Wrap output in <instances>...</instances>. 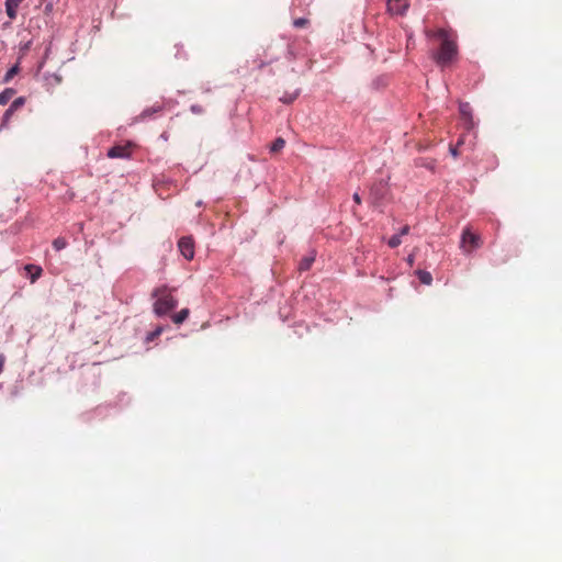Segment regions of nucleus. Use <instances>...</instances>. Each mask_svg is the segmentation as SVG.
Segmentation results:
<instances>
[{"label":"nucleus","mask_w":562,"mask_h":562,"mask_svg":"<svg viewBox=\"0 0 562 562\" xmlns=\"http://www.w3.org/2000/svg\"><path fill=\"white\" fill-rule=\"evenodd\" d=\"M304 0H293L294 5H302Z\"/></svg>","instance_id":"393cba45"},{"label":"nucleus","mask_w":562,"mask_h":562,"mask_svg":"<svg viewBox=\"0 0 562 562\" xmlns=\"http://www.w3.org/2000/svg\"><path fill=\"white\" fill-rule=\"evenodd\" d=\"M285 145V140L282 137H278L273 140V143L270 146L271 153H277L281 150Z\"/></svg>","instance_id":"f3484780"},{"label":"nucleus","mask_w":562,"mask_h":562,"mask_svg":"<svg viewBox=\"0 0 562 562\" xmlns=\"http://www.w3.org/2000/svg\"><path fill=\"white\" fill-rule=\"evenodd\" d=\"M162 105H153L144 109L138 116L134 119V123L149 120L155 113L162 111Z\"/></svg>","instance_id":"6e6552de"},{"label":"nucleus","mask_w":562,"mask_h":562,"mask_svg":"<svg viewBox=\"0 0 562 562\" xmlns=\"http://www.w3.org/2000/svg\"><path fill=\"white\" fill-rule=\"evenodd\" d=\"M67 247V240L64 237H57L53 241V248L56 251H60Z\"/></svg>","instance_id":"a211bd4d"},{"label":"nucleus","mask_w":562,"mask_h":562,"mask_svg":"<svg viewBox=\"0 0 562 562\" xmlns=\"http://www.w3.org/2000/svg\"><path fill=\"white\" fill-rule=\"evenodd\" d=\"M24 270L26 271L31 283H34L41 277L42 271H43L40 266L31 265V263L26 265L24 267Z\"/></svg>","instance_id":"9d476101"},{"label":"nucleus","mask_w":562,"mask_h":562,"mask_svg":"<svg viewBox=\"0 0 562 562\" xmlns=\"http://www.w3.org/2000/svg\"><path fill=\"white\" fill-rule=\"evenodd\" d=\"M19 71V65H13L12 67H10L7 72L4 74L3 78H2V82L3 83H7L9 82Z\"/></svg>","instance_id":"dca6fc26"},{"label":"nucleus","mask_w":562,"mask_h":562,"mask_svg":"<svg viewBox=\"0 0 562 562\" xmlns=\"http://www.w3.org/2000/svg\"><path fill=\"white\" fill-rule=\"evenodd\" d=\"M307 19L305 18H299L293 21V26L296 29L303 27L305 24H307Z\"/></svg>","instance_id":"412c9836"},{"label":"nucleus","mask_w":562,"mask_h":562,"mask_svg":"<svg viewBox=\"0 0 562 562\" xmlns=\"http://www.w3.org/2000/svg\"><path fill=\"white\" fill-rule=\"evenodd\" d=\"M315 251H311L307 256L303 257L299 263V269L301 271L308 270L315 261Z\"/></svg>","instance_id":"9b49d317"},{"label":"nucleus","mask_w":562,"mask_h":562,"mask_svg":"<svg viewBox=\"0 0 562 562\" xmlns=\"http://www.w3.org/2000/svg\"><path fill=\"white\" fill-rule=\"evenodd\" d=\"M15 89L5 88L2 92H0V105L7 104L12 97L15 94Z\"/></svg>","instance_id":"ddd939ff"},{"label":"nucleus","mask_w":562,"mask_h":562,"mask_svg":"<svg viewBox=\"0 0 562 562\" xmlns=\"http://www.w3.org/2000/svg\"><path fill=\"white\" fill-rule=\"evenodd\" d=\"M23 1L24 0H5V12L11 20L16 18V10Z\"/></svg>","instance_id":"1a4fd4ad"},{"label":"nucleus","mask_w":562,"mask_h":562,"mask_svg":"<svg viewBox=\"0 0 562 562\" xmlns=\"http://www.w3.org/2000/svg\"><path fill=\"white\" fill-rule=\"evenodd\" d=\"M162 331V328L161 327H157L155 330L150 331L147 334L146 336V340L147 341H151L154 340L156 337H158Z\"/></svg>","instance_id":"aec40b11"},{"label":"nucleus","mask_w":562,"mask_h":562,"mask_svg":"<svg viewBox=\"0 0 562 562\" xmlns=\"http://www.w3.org/2000/svg\"><path fill=\"white\" fill-rule=\"evenodd\" d=\"M190 111L193 113V114H202L203 113V108L199 104H192L190 106Z\"/></svg>","instance_id":"4be33fe9"},{"label":"nucleus","mask_w":562,"mask_h":562,"mask_svg":"<svg viewBox=\"0 0 562 562\" xmlns=\"http://www.w3.org/2000/svg\"><path fill=\"white\" fill-rule=\"evenodd\" d=\"M26 102V99L25 97H19L16 99H14L11 104L9 105V108L5 110V112L3 113L2 115V123H1V127H7L12 115L19 110L21 109Z\"/></svg>","instance_id":"20e7f679"},{"label":"nucleus","mask_w":562,"mask_h":562,"mask_svg":"<svg viewBox=\"0 0 562 562\" xmlns=\"http://www.w3.org/2000/svg\"><path fill=\"white\" fill-rule=\"evenodd\" d=\"M178 248L181 255L191 260L194 257V240L191 236H183L178 241Z\"/></svg>","instance_id":"39448f33"},{"label":"nucleus","mask_w":562,"mask_h":562,"mask_svg":"<svg viewBox=\"0 0 562 562\" xmlns=\"http://www.w3.org/2000/svg\"><path fill=\"white\" fill-rule=\"evenodd\" d=\"M364 48L369 52H371L370 46L366 45Z\"/></svg>","instance_id":"a878e982"},{"label":"nucleus","mask_w":562,"mask_h":562,"mask_svg":"<svg viewBox=\"0 0 562 562\" xmlns=\"http://www.w3.org/2000/svg\"><path fill=\"white\" fill-rule=\"evenodd\" d=\"M385 86V78L383 76L376 77L372 81V88L375 90H380Z\"/></svg>","instance_id":"6ab92c4d"},{"label":"nucleus","mask_w":562,"mask_h":562,"mask_svg":"<svg viewBox=\"0 0 562 562\" xmlns=\"http://www.w3.org/2000/svg\"><path fill=\"white\" fill-rule=\"evenodd\" d=\"M4 367V357L0 355V373L2 372Z\"/></svg>","instance_id":"b1692460"},{"label":"nucleus","mask_w":562,"mask_h":562,"mask_svg":"<svg viewBox=\"0 0 562 562\" xmlns=\"http://www.w3.org/2000/svg\"><path fill=\"white\" fill-rule=\"evenodd\" d=\"M189 314V308H182L172 316V322L177 325L182 324L188 318Z\"/></svg>","instance_id":"4468645a"},{"label":"nucleus","mask_w":562,"mask_h":562,"mask_svg":"<svg viewBox=\"0 0 562 562\" xmlns=\"http://www.w3.org/2000/svg\"><path fill=\"white\" fill-rule=\"evenodd\" d=\"M44 80L49 86H56L61 82V77L58 74H45Z\"/></svg>","instance_id":"2eb2a0df"},{"label":"nucleus","mask_w":562,"mask_h":562,"mask_svg":"<svg viewBox=\"0 0 562 562\" xmlns=\"http://www.w3.org/2000/svg\"><path fill=\"white\" fill-rule=\"evenodd\" d=\"M175 290L176 289H171L166 284L153 290L151 296L156 299L153 305V312L156 316H166L178 306V299L173 295Z\"/></svg>","instance_id":"f03ea898"},{"label":"nucleus","mask_w":562,"mask_h":562,"mask_svg":"<svg viewBox=\"0 0 562 562\" xmlns=\"http://www.w3.org/2000/svg\"><path fill=\"white\" fill-rule=\"evenodd\" d=\"M408 5L406 0H389V13L402 15L408 9Z\"/></svg>","instance_id":"0eeeda50"},{"label":"nucleus","mask_w":562,"mask_h":562,"mask_svg":"<svg viewBox=\"0 0 562 562\" xmlns=\"http://www.w3.org/2000/svg\"><path fill=\"white\" fill-rule=\"evenodd\" d=\"M106 156L112 159H128L131 158V151L128 150L127 146L115 145L108 150Z\"/></svg>","instance_id":"423d86ee"},{"label":"nucleus","mask_w":562,"mask_h":562,"mask_svg":"<svg viewBox=\"0 0 562 562\" xmlns=\"http://www.w3.org/2000/svg\"><path fill=\"white\" fill-rule=\"evenodd\" d=\"M430 36L437 37L441 41L436 60L439 67H450L458 56V46L451 30L439 29L431 33Z\"/></svg>","instance_id":"f257e3e1"},{"label":"nucleus","mask_w":562,"mask_h":562,"mask_svg":"<svg viewBox=\"0 0 562 562\" xmlns=\"http://www.w3.org/2000/svg\"><path fill=\"white\" fill-rule=\"evenodd\" d=\"M301 90L295 89L293 92H284L280 98V102L284 104H291L300 94Z\"/></svg>","instance_id":"f8f14e48"},{"label":"nucleus","mask_w":562,"mask_h":562,"mask_svg":"<svg viewBox=\"0 0 562 562\" xmlns=\"http://www.w3.org/2000/svg\"><path fill=\"white\" fill-rule=\"evenodd\" d=\"M352 199H353V201H355L357 204H360V202H361V198H360V195H359V193H358V192H355V193H353Z\"/></svg>","instance_id":"5701e85b"},{"label":"nucleus","mask_w":562,"mask_h":562,"mask_svg":"<svg viewBox=\"0 0 562 562\" xmlns=\"http://www.w3.org/2000/svg\"><path fill=\"white\" fill-rule=\"evenodd\" d=\"M385 193L386 182L383 180L372 184L370 189V201L375 207H379L381 212H383L385 206Z\"/></svg>","instance_id":"7ed1b4c3"}]
</instances>
